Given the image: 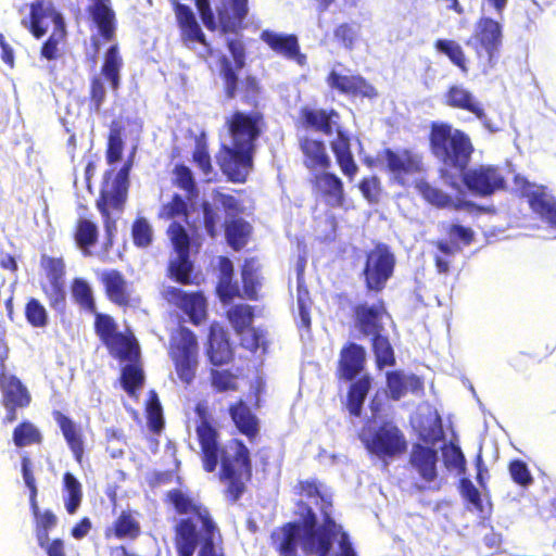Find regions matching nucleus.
Masks as SVG:
<instances>
[{
  "instance_id": "b1692460",
  "label": "nucleus",
  "mask_w": 556,
  "mask_h": 556,
  "mask_svg": "<svg viewBox=\"0 0 556 556\" xmlns=\"http://www.w3.org/2000/svg\"><path fill=\"white\" fill-rule=\"evenodd\" d=\"M106 299L114 305L126 309L134 305L132 290L125 276L118 269H105L98 276Z\"/></svg>"
},
{
  "instance_id": "e2e57ef3",
  "label": "nucleus",
  "mask_w": 556,
  "mask_h": 556,
  "mask_svg": "<svg viewBox=\"0 0 556 556\" xmlns=\"http://www.w3.org/2000/svg\"><path fill=\"white\" fill-rule=\"evenodd\" d=\"M370 388V378L367 375L362 376L350 388V414L358 415L361 406Z\"/></svg>"
},
{
  "instance_id": "1a4fd4ad",
  "label": "nucleus",
  "mask_w": 556,
  "mask_h": 556,
  "mask_svg": "<svg viewBox=\"0 0 556 556\" xmlns=\"http://www.w3.org/2000/svg\"><path fill=\"white\" fill-rule=\"evenodd\" d=\"M166 235L173 249V254L167 263V277L184 286L192 285L194 282L192 278L194 264L191 260L192 239L190 235L178 222L169 224Z\"/></svg>"
},
{
  "instance_id": "4d7b16f0",
  "label": "nucleus",
  "mask_w": 556,
  "mask_h": 556,
  "mask_svg": "<svg viewBox=\"0 0 556 556\" xmlns=\"http://www.w3.org/2000/svg\"><path fill=\"white\" fill-rule=\"evenodd\" d=\"M72 295L74 301L86 312L96 313L97 306L92 290L88 282L81 278H76L72 282Z\"/></svg>"
},
{
  "instance_id": "c9c22d12",
  "label": "nucleus",
  "mask_w": 556,
  "mask_h": 556,
  "mask_svg": "<svg viewBox=\"0 0 556 556\" xmlns=\"http://www.w3.org/2000/svg\"><path fill=\"white\" fill-rule=\"evenodd\" d=\"M356 328L365 336L374 337L381 331L384 308L381 304L359 305L355 309Z\"/></svg>"
},
{
  "instance_id": "bb28decb",
  "label": "nucleus",
  "mask_w": 556,
  "mask_h": 556,
  "mask_svg": "<svg viewBox=\"0 0 556 556\" xmlns=\"http://www.w3.org/2000/svg\"><path fill=\"white\" fill-rule=\"evenodd\" d=\"M228 414L239 433L251 443L256 441L260 435V420L242 399L228 406Z\"/></svg>"
},
{
  "instance_id": "7c9ffc66",
  "label": "nucleus",
  "mask_w": 556,
  "mask_h": 556,
  "mask_svg": "<svg viewBox=\"0 0 556 556\" xmlns=\"http://www.w3.org/2000/svg\"><path fill=\"white\" fill-rule=\"evenodd\" d=\"M249 13V0H227L218 9L217 15L222 33H236L241 28Z\"/></svg>"
},
{
  "instance_id": "f03ea898",
  "label": "nucleus",
  "mask_w": 556,
  "mask_h": 556,
  "mask_svg": "<svg viewBox=\"0 0 556 556\" xmlns=\"http://www.w3.org/2000/svg\"><path fill=\"white\" fill-rule=\"evenodd\" d=\"M178 515L182 517L173 527V544L177 556H193L199 548L198 556H225L216 548L214 538L218 528L206 506L195 503L180 489H172L165 495Z\"/></svg>"
},
{
  "instance_id": "603ef678",
  "label": "nucleus",
  "mask_w": 556,
  "mask_h": 556,
  "mask_svg": "<svg viewBox=\"0 0 556 556\" xmlns=\"http://www.w3.org/2000/svg\"><path fill=\"white\" fill-rule=\"evenodd\" d=\"M64 505L70 515L77 511L83 500V489L77 478L70 471L63 475Z\"/></svg>"
},
{
  "instance_id": "a878e982",
  "label": "nucleus",
  "mask_w": 556,
  "mask_h": 556,
  "mask_svg": "<svg viewBox=\"0 0 556 556\" xmlns=\"http://www.w3.org/2000/svg\"><path fill=\"white\" fill-rule=\"evenodd\" d=\"M438 450L434 446L428 447L420 444L413 446L410 463L420 478L428 483L429 490H439L441 481L438 480L437 464Z\"/></svg>"
},
{
  "instance_id": "39448f33",
  "label": "nucleus",
  "mask_w": 556,
  "mask_h": 556,
  "mask_svg": "<svg viewBox=\"0 0 556 556\" xmlns=\"http://www.w3.org/2000/svg\"><path fill=\"white\" fill-rule=\"evenodd\" d=\"M323 523L317 525L316 514L311 507L306 508L303 517V536L301 546L307 556H329L334 541L339 542L337 556H348V532L337 525L330 516V508L320 511Z\"/></svg>"
},
{
  "instance_id": "a19ab883",
  "label": "nucleus",
  "mask_w": 556,
  "mask_h": 556,
  "mask_svg": "<svg viewBox=\"0 0 556 556\" xmlns=\"http://www.w3.org/2000/svg\"><path fill=\"white\" fill-rule=\"evenodd\" d=\"M260 269L255 257L245 258L241 266L242 296L248 300L257 301L260 298L258 291L262 287Z\"/></svg>"
},
{
  "instance_id": "dca6fc26",
  "label": "nucleus",
  "mask_w": 556,
  "mask_h": 556,
  "mask_svg": "<svg viewBox=\"0 0 556 556\" xmlns=\"http://www.w3.org/2000/svg\"><path fill=\"white\" fill-rule=\"evenodd\" d=\"M232 143L255 148V142L265 127L264 114L260 111L233 112L226 122Z\"/></svg>"
},
{
  "instance_id": "412c9836",
  "label": "nucleus",
  "mask_w": 556,
  "mask_h": 556,
  "mask_svg": "<svg viewBox=\"0 0 556 556\" xmlns=\"http://www.w3.org/2000/svg\"><path fill=\"white\" fill-rule=\"evenodd\" d=\"M205 356L213 367H223L235 361V349L228 331L217 321L208 327L205 342Z\"/></svg>"
},
{
  "instance_id": "2f4dec72",
  "label": "nucleus",
  "mask_w": 556,
  "mask_h": 556,
  "mask_svg": "<svg viewBox=\"0 0 556 556\" xmlns=\"http://www.w3.org/2000/svg\"><path fill=\"white\" fill-rule=\"evenodd\" d=\"M314 190L331 205H341L343 202V182L334 174L323 172L315 174L311 179Z\"/></svg>"
},
{
  "instance_id": "6e6552de",
  "label": "nucleus",
  "mask_w": 556,
  "mask_h": 556,
  "mask_svg": "<svg viewBox=\"0 0 556 556\" xmlns=\"http://www.w3.org/2000/svg\"><path fill=\"white\" fill-rule=\"evenodd\" d=\"M131 165V161H127L114 175L111 184H109V178L112 176V172H106L104 175V184L96 201V206L104 220L106 244L110 247L113 244L112 231L115 229V222L111 220L110 208L117 211L123 210L128 194Z\"/></svg>"
},
{
  "instance_id": "aec40b11",
  "label": "nucleus",
  "mask_w": 556,
  "mask_h": 556,
  "mask_svg": "<svg viewBox=\"0 0 556 556\" xmlns=\"http://www.w3.org/2000/svg\"><path fill=\"white\" fill-rule=\"evenodd\" d=\"M515 185L528 198L531 208L546 223L556 227V199L553 194L545 187L530 184L520 176L515 177Z\"/></svg>"
},
{
  "instance_id": "20e7f679",
  "label": "nucleus",
  "mask_w": 556,
  "mask_h": 556,
  "mask_svg": "<svg viewBox=\"0 0 556 556\" xmlns=\"http://www.w3.org/2000/svg\"><path fill=\"white\" fill-rule=\"evenodd\" d=\"M50 21L53 29L48 39L42 43L40 55L48 61L61 56V45L66 39V27L62 14L55 9L50 0H34L29 3V16L21 20V25L26 28L36 39L42 38L48 27L45 24Z\"/></svg>"
},
{
  "instance_id": "3c124183",
  "label": "nucleus",
  "mask_w": 556,
  "mask_h": 556,
  "mask_svg": "<svg viewBox=\"0 0 556 556\" xmlns=\"http://www.w3.org/2000/svg\"><path fill=\"white\" fill-rule=\"evenodd\" d=\"M420 439L434 446L443 439L441 418L437 412L429 410L428 415L418 424Z\"/></svg>"
},
{
  "instance_id": "ea45409f",
  "label": "nucleus",
  "mask_w": 556,
  "mask_h": 556,
  "mask_svg": "<svg viewBox=\"0 0 556 556\" xmlns=\"http://www.w3.org/2000/svg\"><path fill=\"white\" fill-rule=\"evenodd\" d=\"M301 151L304 155L303 163L308 169H327L330 167V159L326 152L323 141L303 138L300 142Z\"/></svg>"
},
{
  "instance_id": "ddd939ff",
  "label": "nucleus",
  "mask_w": 556,
  "mask_h": 556,
  "mask_svg": "<svg viewBox=\"0 0 556 556\" xmlns=\"http://www.w3.org/2000/svg\"><path fill=\"white\" fill-rule=\"evenodd\" d=\"M255 148L244 147L238 143L232 146L223 144L217 154V164L227 177L235 184L247 181L249 173L253 167V154Z\"/></svg>"
},
{
  "instance_id": "0e129e2a",
  "label": "nucleus",
  "mask_w": 556,
  "mask_h": 556,
  "mask_svg": "<svg viewBox=\"0 0 556 556\" xmlns=\"http://www.w3.org/2000/svg\"><path fill=\"white\" fill-rule=\"evenodd\" d=\"M132 242L138 248H148L153 240V231L144 217H137L131 226Z\"/></svg>"
},
{
  "instance_id": "9b49d317",
  "label": "nucleus",
  "mask_w": 556,
  "mask_h": 556,
  "mask_svg": "<svg viewBox=\"0 0 556 556\" xmlns=\"http://www.w3.org/2000/svg\"><path fill=\"white\" fill-rule=\"evenodd\" d=\"M92 314L94 332L112 357L119 362L135 361L139 357V345L131 333L124 334L117 331V325L112 316L97 311Z\"/></svg>"
},
{
  "instance_id": "2eb2a0df",
  "label": "nucleus",
  "mask_w": 556,
  "mask_h": 556,
  "mask_svg": "<svg viewBox=\"0 0 556 556\" xmlns=\"http://www.w3.org/2000/svg\"><path fill=\"white\" fill-rule=\"evenodd\" d=\"M395 257L384 244H378L371 250L363 270L366 287L369 291H381L393 275Z\"/></svg>"
},
{
  "instance_id": "4be33fe9",
  "label": "nucleus",
  "mask_w": 556,
  "mask_h": 556,
  "mask_svg": "<svg viewBox=\"0 0 556 556\" xmlns=\"http://www.w3.org/2000/svg\"><path fill=\"white\" fill-rule=\"evenodd\" d=\"M165 300L188 315L189 320L199 326L206 319V299L200 291L187 292L180 288L168 287L164 291Z\"/></svg>"
},
{
  "instance_id": "49530a36",
  "label": "nucleus",
  "mask_w": 556,
  "mask_h": 556,
  "mask_svg": "<svg viewBox=\"0 0 556 556\" xmlns=\"http://www.w3.org/2000/svg\"><path fill=\"white\" fill-rule=\"evenodd\" d=\"M296 488L300 495L305 496L308 500H314V504L320 511H325L326 508H331V495L317 480L299 481Z\"/></svg>"
},
{
  "instance_id": "f8f14e48",
  "label": "nucleus",
  "mask_w": 556,
  "mask_h": 556,
  "mask_svg": "<svg viewBox=\"0 0 556 556\" xmlns=\"http://www.w3.org/2000/svg\"><path fill=\"white\" fill-rule=\"evenodd\" d=\"M21 471L24 483L29 491V507L35 518V535L37 543L38 545H43L45 541L49 539V531L56 526L58 518L50 509H46L43 511H40L39 509L37 503L38 489L36 477L31 459L27 454L21 457Z\"/></svg>"
},
{
  "instance_id": "79ce46f5",
  "label": "nucleus",
  "mask_w": 556,
  "mask_h": 556,
  "mask_svg": "<svg viewBox=\"0 0 556 556\" xmlns=\"http://www.w3.org/2000/svg\"><path fill=\"white\" fill-rule=\"evenodd\" d=\"M415 188L428 203L439 208L454 207L460 210L465 205V202L459 198L453 199L425 180H416Z\"/></svg>"
},
{
  "instance_id": "de8ad7c7",
  "label": "nucleus",
  "mask_w": 556,
  "mask_h": 556,
  "mask_svg": "<svg viewBox=\"0 0 556 556\" xmlns=\"http://www.w3.org/2000/svg\"><path fill=\"white\" fill-rule=\"evenodd\" d=\"M122 368L121 383L129 396H136L144 383V374L139 357Z\"/></svg>"
},
{
  "instance_id": "c03bdc74",
  "label": "nucleus",
  "mask_w": 556,
  "mask_h": 556,
  "mask_svg": "<svg viewBox=\"0 0 556 556\" xmlns=\"http://www.w3.org/2000/svg\"><path fill=\"white\" fill-rule=\"evenodd\" d=\"M303 271V266L298 268L296 304L300 316L299 327L305 330H309L312 326L311 311L313 306V301L311 299L309 291L305 285Z\"/></svg>"
},
{
  "instance_id": "58836bf2",
  "label": "nucleus",
  "mask_w": 556,
  "mask_h": 556,
  "mask_svg": "<svg viewBox=\"0 0 556 556\" xmlns=\"http://www.w3.org/2000/svg\"><path fill=\"white\" fill-rule=\"evenodd\" d=\"M73 240L85 256L91 255V248L99 240V228L96 222L87 217H78L73 228Z\"/></svg>"
},
{
  "instance_id": "5fc2aeb1",
  "label": "nucleus",
  "mask_w": 556,
  "mask_h": 556,
  "mask_svg": "<svg viewBox=\"0 0 556 556\" xmlns=\"http://www.w3.org/2000/svg\"><path fill=\"white\" fill-rule=\"evenodd\" d=\"M208 379L215 392L224 393L238 390L237 376L230 369L213 367L210 369Z\"/></svg>"
},
{
  "instance_id": "423d86ee",
  "label": "nucleus",
  "mask_w": 556,
  "mask_h": 556,
  "mask_svg": "<svg viewBox=\"0 0 556 556\" xmlns=\"http://www.w3.org/2000/svg\"><path fill=\"white\" fill-rule=\"evenodd\" d=\"M507 0H484L482 16L475 26L473 34L467 46L475 50L483 65V72L493 66V59L502 42V26L500 21L506 8Z\"/></svg>"
},
{
  "instance_id": "6ab92c4d",
  "label": "nucleus",
  "mask_w": 556,
  "mask_h": 556,
  "mask_svg": "<svg viewBox=\"0 0 556 556\" xmlns=\"http://www.w3.org/2000/svg\"><path fill=\"white\" fill-rule=\"evenodd\" d=\"M88 12L98 29V33L90 37L91 47L94 53H98L102 43L112 42L116 38V15L110 0H94Z\"/></svg>"
},
{
  "instance_id": "a18cd8bd",
  "label": "nucleus",
  "mask_w": 556,
  "mask_h": 556,
  "mask_svg": "<svg viewBox=\"0 0 556 556\" xmlns=\"http://www.w3.org/2000/svg\"><path fill=\"white\" fill-rule=\"evenodd\" d=\"M12 441L17 448H23L30 445H40L43 435L34 422L25 419L14 427Z\"/></svg>"
},
{
  "instance_id": "9d476101",
  "label": "nucleus",
  "mask_w": 556,
  "mask_h": 556,
  "mask_svg": "<svg viewBox=\"0 0 556 556\" xmlns=\"http://www.w3.org/2000/svg\"><path fill=\"white\" fill-rule=\"evenodd\" d=\"M168 355L180 381L190 384L199 365V342L195 333L185 326H179L170 334Z\"/></svg>"
},
{
  "instance_id": "5701e85b",
  "label": "nucleus",
  "mask_w": 556,
  "mask_h": 556,
  "mask_svg": "<svg viewBox=\"0 0 556 556\" xmlns=\"http://www.w3.org/2000/svg\"><path fill=\"white\" fill-rule=\"evenodd\" d=\"M173 4L182 42L185 45L201 43L205 48L204 56H214L215 50L207 42L192 10L187 4L178 1H174Z\"/></svg>"
},
{
  "instance_id": "7ed1b4c3",
  "label": "nucleus",
  "mask_w": 556,
  "mask_h": 556,
  "mask_svg": "<svg viewBox=\"0 0 556 556\" xmlns=\"http://www.w3.org/2000/svg\"><path fill=\"white\" fill-rule=\"evenodd\" d=\"M431 146L434 155L443 163L441 177L445 184L454 189H459L458 181L448 174L447 168H454L463 173L467 166L472 146L470 139L463 131L450 125H434L431 132Z\"/></svg>"
},
{
  "instance_id": "473e14b6",
  "label": "nucleus",
  "mask_w": 556,
  "mask_h": 556,
  "mask_svg": "<svg viewBox=\"0 0 556 556\" xmlns=\"http://www.w3.org/2000/svg\"><path fill=\"white\" fill-rule=\"evenodd\" d=\"M299 116L304 127L328 136L333 134V125L337 124L334 118L339 117L338 113L333 110H315L307 106L300 110Z\"/></svg>"
},
{
  "instance_id": "4468645a",
  "label": "nucleus",
  "mask_w": 556,
  "mask_h": 556,
  "mask_svg": "<svg viewBox=\"0 0 556 556\" xmlns=\"http://www.w3.org/2000/svg\"><path fill=\"white\" fill-rule=\"evenodd\" d=\"M0 392L1 405L5 408L2 424H13L17 420V410L30 405L31 394L21 379L9 374L7 368L0 369Z\"/></svg>"
},
{
  "instance_id": "774afa93",
  "label": "nucleus",
  "mask_w": 556,
  "mask_h": 556,
  "mask_svg": "<svg viewBox=\"0 0 556 556\" xmlns=\"http://www.w3.org/2000/svg\"><path fill=\"white\" fill-rule=\"evenodd\" d=\"M192 161L204 176H210L213 173L212 159L205 140L197 139L195 147L192 152Z\"/></svg>"
},
{
  "instance_id": "864d4df0",
  "label": "nucleus",
  "mask_w": 556,
  "mask_h": 556,
  "mask_svg": "<svg viewBox=\"0 0 556 556\" xmlns=\"http://www.w3.org/2000/svg\"><path fill=\"white\" fill-rule=\"evenodd\" d=\"M146 417L149 429L159 433L164 428L163 408L156 391L150 390L146 402Z\"/></svg>"
},
{
  "instance_id": "338daca9",
  "label": "nucleus",
  "mask_w": 556,
  "mask_h": 556,
  "mask_svg": "<svg viewBox=\"0 0 556 556\" xmlns=\"http://www.w3.org/2000/svg\"><path fill=\"white\" fill-rule=\"evenodd\" d=\"M175 175L174 185L186 191L191 197L197 194V185L190 168L184 164H177L173 170Z\"/></svg>"
},
{
  "instance_id": "f257e3e1",
  "label": "nucleus",
  "mask_w": 556,
  "mask_h": 556,
  "mask_svg": "<svg viewBox=\"0 0 556 556\" xmlns=\"http://www.w3.org/2000/svg\"><path fill=\"white\" fill-rule=\"evenodd\" d=\"M194 413L198 417L195 434L203 470L212 473L219 465L218 478L226 485L224 495L230 503H236L245 492L247 483L252 480L250 450L241 439L235 438L229 441V447L233 451V454H229L220 443L219 431L206 404L197 403Z\"/></svg>"
},
{
  "instance_id": "393cba45",
  "label": "nucleus",
  "mask_w": 556,
  "mask_h": 556,
  "mask_svg": "<svg viewBox=\"0 0 556 556\" xmlns=\"http://www.w3.org/2000/svg\"><path fill=\"white\" fill-rule=\"evenodd\" d=\"M463 181L469 190L489 195L504 187V178L496 167L481 165L464 173Z\"/></svg>"
},
{
  "instance_id": "052dcab7",
  "label": "nucleus",
  "mask_w": 556,
  "mask_h": 556,
  "mask_svg": "<svg viewBox=\"0 0 556 556\" xmlns=\"http://www.w3.org/2000/svg\"><path fill=\"white\" fill-rule=\"evenodd\" d=\"M40 267L43 269L49 282H65V261L62 256L53 257L46 254L40 256Z\"/></svg>"
},
{
  "instance_id": "13d9d810",
  "label": "nucleus",
  "mask_w": 556,
  "mask_h": 556,
  "mask_svg": "<svg viewBox=\"0 0 556 556\" xmlns=\"http://www.w3.org/2000/svg\"><path fill=\"white\" fill-rule=\"evenodd\" d=\"M435 49L444 53L463 73L468 72L467 59L460 45L454 40L439 39Z\"/></svg>"
},
{
  "instance_id": "cd10ccee",
  "label": "nucleus",
  "mask_w": 556,
  "mask_h": 556,
  "mask_svg": "<svg viewBox=\"0 0 556 556\" xmlns=\"http://www.w3.org/2000/svg\"><path fill=\"white\" fill-rule=\"evenodd\" d=\"M445 99L450 106L471 112L490 131H497V128L493 127L489 122L480 102L477 101L475 96L462 85L452 86L446 92Z\"/></svg>"
},
{
  "instance_id": "37998d69",
  "label": "nucleus",
  "mask_w": 556,
  "mask_h": 556,
  "mask_svg": "<svg viewBox=\"0 0 556 556\" xmlns=\"http://www.w3.org/2000/svg\"><path fill=\"white\" fill-rule=\"evenodd\" d=\"M123 67V58L119 53L118 43H112L103 55L101 75L110 83L113 91L119 88L121 70Z\"/></svg>"
},
{
  "instance_id": "f704fd0d",
  "label": "nucleus",
  "mask_w": 556,
  "mask_h": 556,
  "mask_svg": "<svg viewBox=\"0 0 556 556\" xmlns=\"http://www.w3.org/2000/svg\"><path fill=\"white\" fill-rule=\"evenodd\" d=\"M223 227L226 241L233 251L242 250L248 244L253 231L251 224L239 216L228 217Z\"/></svg>"
},
{
  "instance_id": "680f3d73",
  "label": "nucleus",
  "mask_w": 556,
  "mask_h": 556,
  "mask_svg": "<svg viewBox=\"0 0 556 556\" xmlns=\"http://www.w3.org/2000/svg\"><path fill=\"white\" fill-rule=\"evenodd\" d=\"M245 332V334H240L243 349L251 353H256L260 349L263 353L267 352L268 341L266 339V331L252 326Z\"/></svg>"
},
{
  "instance_id": "a211bd4d",
  "label": "nucleus",
  "mask_w": 556,
  "mask_h": 556,
  "mask_svg": "<svg viewBox=\"0 0 556 556\" xmlns=\"http://www.w3.org/2000/svg\"><path fill=\"white\" fill-rule=\"evenodd\" d=\"M359 438L366 448L379 457L395 456L406 447L403 434L392 425H384L375 433L364 430Z\"/></svg>"
},
{
  "instance_id": "c756f323",
  "label": "nucleus",
  "mask_w": 556,
  "mask_h": 556,
  "mask_svg": "<svg viewBox=\"0 0 556 556\" xmlns=\"http://www.w3.org/2000/svg\"><path fill=\"white\" fill-rule=\"evenodd\" d=\"M142 533L141 525L136 514L129 509L121 511L111 526L104 530L106 540L136 541Z\"/></svg>"
},
{
  "instance_id": "c85d7f7f",
  "label": "nucleus",
  "mask_w": 556,
  "mask_h": 556,
  "mask_svg": "<svg viewBox=\"0 0 556 556\" xmlns=\"http://www.w3.org/2000/svg\"><path fill=\"white\" fill-rule=\"evenodd\" d=\"M301 525L289 521L275 529L270 534L271 545L280 556H298Z\"/></svg>"
},
{
  "instance_id": "4c0bfd02",
  "label": "nucleus",
  "mask_w": 556,
  "mask_h": 556,
  "mask_svg": "<svg viewBox=\"0 0 556 556\" xmlns=\"http://www.w3.org/2000/svg\"><path fill=\"white\" fill-rule=\"evenodd\" d=\"M219 276L216 286V292L223 303H229L235 298H240V290L237 282L233 281V265L226 257L220 256L218 260Z\"/></svg>"
},
{
  "instance_id": "72a5a7b5",
  "label": "nucleus",
  "mask_w": 556,
  "mask_h": 556,
  "mask_svg": "<svg viewBox=\"0 0 556 556\" xmlns=\"http://www.w3.org/2000/svg\"><path fill=\"white\" fill-rule=\"evenodd\" d=\"M52 416L75 459L81 462L84 455V439L80 429L70 417L60 410H54Z\"/></svg>"
},
{
  "instance_id": "e433bc0d",
  "label": "nucleus",
  "mask_w": 556,
  "mask_h": 556,
  "mask_svg": "<svg viewBox=\"0 0 556 556\" xmlns=\"http://www.w3.org/2000/svg\"><path fill=\"white\" fill-rule=\"evenodd\" d=\"M260 38L274 52L287 59H294L300 54V46L295 35L277 34L265 29L261 33Z\"/></svg>"
},
{
  "instance_id": "bf43d9fd",
  "label": "nucleus",
  "mask_w": 556,
  "mask_h": 556,
  "mask_svg": "<svg viewBox=\"0 0 556 556\" xmlns=\"http://www.w3.org/2000/svg\"><path fill=\"white\" fill-rule=\"evenodd\" d=\"M27 323L34 328H43L48 325V312L43 304L36 298H29L24 307Z\"/></svg>"
},
{
  "instance_id": "f3484780",
  "label": "nucleus",
  "mask_w": 556,
  "mask_h": 556,
  "mask_svg": "<svg viewBox=\"0 0 556 556\" xmlns=\"http://www.w3.org/2000/svg\"><path fill=\"white\" fill-rule=\"evenodd\" d=\"M392 178L402 186L410 182V178L424 170L422 157L410 150L387 149L380 155Z\"/></svg>"
},
{
  "instance_id": "8fccbe9b",
  "label": "nucleus",
  "mask_w": 556,
  "mask_h": 556,
  "mask_svg": "<svg viewBox=\"0 0 556 556\" xmlns=\"http://www.w3.org/2000/svg\"><path fill=\"white\" fill-rule=\"evenodd\" d=\"M226 317L237 334H243L252 327L254 320V308L249 304H235L227 312Z\"/></svg>"
},
{
  "instance_id": "69168bd1",
  "label": "nucleus",
  "mask_w": 556,
  "mask_h": 556,
  "mask_svg": "<svg viewBox=\"0 0 556 556\" xmlns=\"http://www.w3.org/2000/svg\"><path fill=\"white\" fill-rule=\"evenodd\" d=\"M372 338V348L379 367L392 365L394 362L393 350L389 340L380 332Z\"/></svg>"
},
{
  "instance_id": "09e8293b",
  "label": "nucleus",
  "mask_w": 556,
  "mask_h": 556,
  "mask_svg": "<svg viewBox=\"0 0 556 556\" xmlns=\"http://www.w3.org/2000/svg\"><path fill=\"white\" fill-rule=\"evenodd\" d=\"M421 381L414 375H402L400 372H391L388 375V388L391 397L399 400L405 395L407 391H418L421 389Z\"/></svg>"
},
{
  "instance_id": "0eeeda50",
  "label": "nucleus",
  "mask_w": 556,
  "mask_h": 556,
  "mask_svg": "<svg viewBox=\"0 0 556 556\" xmlns=\"http://www.w3.org/2000/svg\"><path fill=\"white\" fill-rule=\"evenodd\" d=\"M228 50L233 63L226 55L219 58V75L223 81L225 98L232 100L240 94L241 100L247 104H255L261 92L258 80L253 75H247L239 79L238 71L245 65V48L240 40L229 39Z\"/></svg>"
},
{
  "instance_id": "6e6d98bb",
  "label": "nucleus",
  "mask_w": 556,
  "mask_h": 556,
  "mask_svg": "<svg viewBox=\"0 0 556 556\" xmlns=\"http://www.w3.org/2000/svg\"><path fill=\"white\" fill-rule=\"evenodd\" d=\"M41 291L48 300L49 306L63 314L66 309V290L65 282L41 283Z\"/></svg>"
}]
</instances>
